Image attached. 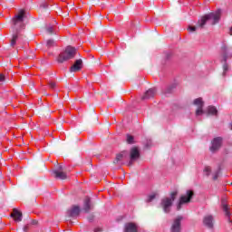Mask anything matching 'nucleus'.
Wrapping results in <instances>:
<instances>
[{
	"label": "nucleus",
	"instance_id": "5701e85b",
	"mask_svg": "<svg viewBox=\"0 0 232 232\" xmlns=\"http://www.w3.org/2000/svg\"><path fill=\"white\" fill-rule=\"evenodd\" d=\"M133 140H134L133 136H131L130 134L127 135V142H128V144H133V142H134Z\"/></svg>",
	"mask_w": 232,
	"mask_h": 232
},
{
	"label": "nucleus",
	"instance_id": "4468645a",
	"mask_svg": "<svg viewBox=\"0 0 232 232\" xmlns=\"http://www.w3.org/2000/svg\"><path fill=\"white\" fill-rule=\"evenodd\" d=\"M203 224L204 226L211 229V227H213V216L211 215L205 216L203 218Z\"/></svg>",
	"mask_w": 232,
	"mask_h": 232
},
{
	"label": "nucleus",
	"instance_id": "bb28decb",
	"mask_svg": "<svg viewBox=\"0 0 232 232\" xmlns=\"http://www.w3.org/2000/svg\"><path fill=\"white\" fill-rule=\"evenodd\" d=\"M46 30L48 34H53V26L48 25Z\"/></svg>",
	"mask_w": 232,
	"mask_h": 232
},
{
	"label": "nucleus",
	"instance_id": "1a4fd4ad",
	"mask_svg": "<svg viewBox=\"0 0 232 232\" xmlns=\"http://www.w3.org/2000/svg\"><path fill=\"white\" fill-rule=\"evenodd\" d=\"M221 52H222V59L226 63L227 59H231L232 54H231V47H228L226 44H223L221 47Z\"/></svg>",
	"mask_w": 232,
	"mask_h": 232
},
{
	"label": "nucleus",
	"instance_id": "aec40b11",
	"mask_svg": "<svg viewBox=\"0 0 232 232\" xmlns=\"http://www.w3.org/2000/svg\"><path fill=\"white\" fill-rule=\"evenodd\" d=\"M18 40H19V34H13V37L11 39V46H14Z\"/></svg>",
	"mask_w": 232,
	"mask_h": 232
},
{
	"label": "nucleus",
	"instance_id": "a878e982",
	"mask_svg": "<svg viewBox=\"0 0 232 232\" xmlns=\"http://www.w3.org/2000/svg\"><path fill=\"white\" fill-rule=\"evenodd\" d=\"M157 197V194H151L148 197L147 202H151Z\"/></svg>",
	"mask_w": 232,
	"mask_h": 232
},
{
	"label": "nucleus",
	"instance_id": "c85d7f7f",
	"mask_svg": "<svg viewBox=\"0 0 232 232\" xmlns=\"http://www.w3.org/2000/svg\"><path fill=\"white\" fill-rule=\"evenodd\" d=\"M5 81V75L0 74V82H4Z\"/></svg>",
	"mask_w": 232,
	"mask_h": 232
},
{
	"label": "nucleus",
	"instance_id": "0eeeda50",
	"mask_svg": "<svg viewBox=\"0 0 232 232\" xmlns=\"http://www.w3.org/2000/svg\"><path fill=\"white\" fill-rule=\"evenodd\" d=\"M140 157V152L137 147H133L130 149V160L128 162V166H133L135 160H137Z\"/></svg>",
	"mask_w": 232,
	"mask_h": 232
},
{
	"label": "nucleus",
	"instance_id": "f257e3e1",
	"mask_svg": "<svg viewBox=\"0 0 232 232\" xmlns=\"http://www.w3.org/2000/svg\"><path fill=\"white\" fill-rule=\"evenodd\" d=\"M220 15H222V10L220 9L217 10L215 13L205 14L200 20H198L197 26H188V31L195 32L197 28H204L208 21H211V24H217V23L220 21Z\"/></svg>",
	"mask_w": 232,
	"mask_h": 232
},
{
	"label": "nucleus",
	"instance_id": "7c9ffc66",
	"mask_svg": "<svg viewBox=\"0 0 232 232\" xmlns=\"http://www.w3.org/2000/svg\"><path fill=\"white\" fill-rule=\"evenodd\" d=\"M23 231H24V232L28 231V226H24V227H23Z\"/></svg>",
	"mask_w": 232,
	"mask_h": 232
},
{
	"label": "nucleus",
	"instance_id": "9d476101",
	"mask_svg": "<svg viewBox=\"0 0 232 232\" xmlns=\"http://www.w3.org/2000/svg\"><path fill=\"white\" fill-rule=\"evenodd\" d=\"M221 146H222V138L220 137L214 138L212 140V145L210 147V151L215 153V151H218V150H220Z\"/></svg>",
	"mask_w": 232,
	"mask_h": 232
},
{
	"label": "nucleus",
	"instance_id": "cd10ccee",
	"mask_svg": "<svg viewBox=\"0 0 232 232\" xmlns=\"http://www.w3.org/2000/svg\"><path fill=\"white\" fill-rule=\"evenodd\" d=\"M55 86H56V83H55V82H49V87H50L52 90L55 89Z\"/></svg>",
	"mask_w": 232,
	"mask_h": 232
},
{
	"label": "nucleus",
	"instance_id": "a211bd4d",
	"mask_svg": "<svg viewBox=\"0 0 232 232\" xmlns=\"http://www.w3.org/2000/svg\"><path fill=\"white\" fill-rule=\"evenodd\" d=\"M137 231H138L137 225H135L134 223H127L125 225L124 232H137Z\"/></svg>",
	"mask_w": 232,
	"mask_h": 232
},
{
	"label": "nucleus",
	"instance_id": "ddd939ff",
	"mask_svg": "<svg viewBox=\"0 0 232 232\" xmlns=\"http://www.w3.org/2000/svg\"><path fill=\"white\" fill-rule=\"evenodd\" d=\"M11 217L14 219L15 222H21L23 220V213L17 210V208H14Z\"/></svg>",
	"mask_w": 232,
	"mask_h": 232
},
{
	"label": "nucleus",
	"instance_id": "412c9836",
	"mask_svg": "<svg viewBox=\"0 0 232 232\" xmlns=\"http://www.w3.org/2000/svg\"><path fill=\"white\" fill-rule=\"evenodd\" d=\"M222 207H223V211L225 212L226 216L231 217V213L229 212V208L227 207V205L223 203Z\"/></svg>",
	"mask_w": 232,
	"mask_h": 232
},
{
	"label": "nucleus",
	"instance_id": "2eb2a0df",
	"mask_svg": "<svg viewBox=\"0 0 232 232\" xmlns=\"http://www.w3.org/2000/svg\"><path fill=\"white\" fill-rule=\"evenodd\" d=\"M155 93H157V89H149L145 94L141 97L142 101H146L148 99H152L155 97Z\"/></svg>",
	"mask_w": 232,
	"mask_h": 232
},
{
	"label": "nucleus",
	"instance_id": "f3484780",
	"mask_svg": "<svg viewBox=\"0 0 232 232\" xmlns=\"http://www.w3.org/2000/svg\"><path fill=\"white\" fill-rule=\"evenodd\" d=\"M69 217H79V214L81 213V208L77 206H73L68 210Z\"/></svg>",
	"mask_w": 232,
	"mask_h": 232
},
{
	"label": "nucleus",
	"instance_id": "423d86ee",
	"mask_svg": "<svg viewBox=\"0 0 232 232\" xmlns=\"http://www.w3.org/2000/svg\"><path fill=\"white\" fill-rule=\"evenodd\" d=\"M182 216H178L176 218H174L171 227H170V231L171 232H180L182 231V220H183Z\"/></svg>",
	"mask_w": 232,
	"mask_h": 232
},
{
	"label": "nucleus",
	"instance_id": "b1692460",
	"mask_svg": "<svg viewBox=\"0 0 232 232\" xmlns=\"http://www.w3.org/2000/svg\"><path fill=\"white\" fill-rule=\"evenodd\" d=\"M48 48H52L55 44V42L53 40H48L46 43Z\"/></svg>",
	"mask_w": 232,
	"mask_h": 232
},
{
	"label": "nucleus",
	"instance_id": "2f4dec72",
	"mask_svg": "<svg viewBox=\"0 0 232 232\" xmlns=\"http://www.w3.org/2000/svg\"><path fill=\"white\" fill-rule=\"evenodd\" d=\"M99 231H102V228H99V227H98V228H95V229H94V232H99Z\"/></svg>",
	"mask_w": 232,
	"mask_h": 232
},
{
	"label": "nucleus",
	"instance_id": "9b49d317",
	"mask_svg": "<svg viewBox=\"0 0 232 232\" xmlns=\"http://www.w3.org/2000/svg\"><path fill=\"white\" fill-rule=\"evenodd\" d=\"M24 21V11L21 10L14 18V24L17 26V24H23Z\"/></svg>",
	"mask_w": 232,
	"mask_h": 232
},
{
	"label": "nucleus",
	"instance_id": "6e6552de",
	"mask_svg": "<svg viewBox=\"0 0 232 232\" xmlns=\"http://www.w3.org/2000/svg\"><path fill=\"white\" fill-rule=\"evenodd\" d=\"M53 173L55 179H60V180H66V179H68V175L64 172L63 165H59L56 169L53 170Z\"/></svg>",
	"mask_w": 232,
	"mask_h": 232
},
{
	"label": "nucleus",
	"instance_id": "dca6fc26",
	"mask_svg": "<svg viewBox=\"0 0 232 232\" xmlns=\"http://www.w3.org/2000/svg\"><path fill=\"white\" fill-rule=\"evenodd\" d=\"M82 68V60L78 59L75 61L74 64L70 68V72H79Z\"/></svg>",
	"mask_w": 232,
	"mask_h": 232
},
{
	"label": "nucleus",
	"instance_id": "f8f14e48",
	"mask_svg": "<svg viewBox=\"0 0 232 232\" xmlns=\"http://www.w3.org/2000/svg\"><path fill=\"white\" fill-rule=\"evenodd\" d=\"M128 159V151H121L120 154H117L116 159L114 160V164H121L122 160H126Z\"/></svg>",
	"mask_w": 232,
	"mask_h": 232
},
{
	"label": "nucleus",
	"instance_id": "39448f33",
	"mask_svg": "<svg viewBox=\"0 0 232 232\" xmlns=\"http://www.w3.org/2000/svg\"><path fill=\"white\" fill-rule=\"evenodd\" d=\"M193 195L194 193L192 190H187L186 194L180 197L179 201L177 205V210L180 211L184 204H189V202H191V198H193Z\"/></svg>",
	"mask_w": 232,
	"mask_h": 232
},
{
	"label": "nucleus",
	"instance_id": "c756f323",
	"mask_svg": "<svg viewBox=\"0 0 232 232\" xmlns=\"http://www.w3.org/2000/svg\"><path fill=\"white\" fill-rule=\"evenodd\" d=\"M217 179H218V172H217V173L214 174V176H213V180H217Z\"/></svg>",
	"mask_w": 232,
	"mask_h": 232
},
{
	"label": "nucleus",
	"instance_id": "20e7f679",
	"mask_svg": "<svg viewBox=\"0 0 232 232\" xmlns=\"http://www.w3.org/2000/svg\"><path fill=\"white\" fill-rule=\"evenodd\" d=\"M178 192L173 191L170 193L169 198H164L161 199V208L164 211V213H169L171 211V207L173 206V202L175 201V198H177Z\"/></svg>",
	"mask_w": 232,
	"mask_h": 232
},
{
	"label": "nucleus",
	"instance_id": "393cba45",
	"mask_svg": "<svg viewBox=\"0 0 232 232\" xmlns=\"http://www.w3.org/2000/svg\"><path fill=\"white\" fill-rule=\"evenodd\" d=\"M227 70H229V66H227V63H224L223 64V76L226 75V72H227Z\"/></svg>",
	"mask_w": 232,
	"mask_h": 232
},
{
	"label": "nucleus",
	"instance_id": "473e14b6",
	"mask_svg": "<svg viewBox=\"0 0 232 232\" xmlns=\"http://www.w3.org/2000/svg\"><path fill=\"white\" fill-rule=\"evenodd\" d=\"M229 34L232 35V26L230 27Z\"/></svg>",
	"mask_w": 232,
	"mask_h": 232
},
{
	"label": "nucleus",
	"instance_id": "7ed1b4c3",
	"mask_svg": "<svg viewBox=\"0 0 232 232\" xmlns=\"http://www.w3.org/2000/svg\"><path fill=\"white\" fill-rule=\"evenodd\" d=\"M75 53H77V49L72 46H67L65 50L59 54L57 62L62 63H65V61H70V59L75 57Z\"/></svg>",
	"mask_w": 232,
	"mask_h": 232
},
{
	"label": "nucleus",
	"instance_id": "4be33fe9",
	"mask_svg": "<svg viewBox=\"0 0 232 232\" xmlns=\"http://www.w3.org/2000/svg\"><path fill=\"white\" fill-rule=\"evenodd\" d=\"M204 173L207 175V177H209V175H211V167L206 166L204 169Z\"/></svg>",
	"mask_w": 232,
	"mask_h": 232
},
{
	"label": "nucleus",
	"instance_id": "72a5a7b5",
	"mask_svg": "<svg viewBox=\"0 0 232 232\" xmlns=\"http://www.w3.org/2000/svg\"><path fill=\"white\" fill-rule=\"evenodd\" d=\"M33 224L35 226L37 224V221L36 220H34L33 221Z\"/></svg>",
	"mask_w": 232,
	"mask_h": 232
},
{
	"label": "nucleus",
	"instance_id": "f03ea898",
	"mask_svg": "<svg viewBox=\"0 0 232 232\" xmlns=\"http://www.w3.org/2000/svg\"><path fill=\"white\" fill-rule=\"evenodd\" d=\"M193 104L194 106H197L196 117H200V115H204V113H207L208 115H213L214 117L218 115V110H217V107L215 106H208L206 111H204V101H202V98L195 99Z\"/></svg>",
	"mask_w": 232,
	"mask_h": 232
},
{
	"label": "nucleus",
	"instance_id": "6ab92c4d",
	"mask_svg": "<svg viewBox=\"0 0 232 232\" xmlns=\"http://www.w3.org/2000/svg\"><path fill=\"white\" fill-rule=\"evenodd\" d=\"M90 209H92V201L90 198H86L83 203V211L88 213L90 212Z\"/></svg>",
	"mask_w": 232,
	"mask_h": 232
}]
</instances>
